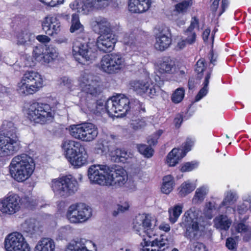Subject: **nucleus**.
<instances>
[{
  "mask_svg": "<svg viewBox=\"0 0 251 251\" xmlns=\"http://www.w3.org/2000/svg\"><path fill=\"white\" fill-rule=\"evenodd\" d=\"M185 156L182 150L174 148L167 155V163L170 166H175Z\"/></svg>",
  "mask_w": 251,
  "mask_h": 251,
  "instance_id": "nucleus-31",
  "label": "nucleus"
},
{
  "mask_svg": "<svg viewBox=\"0 0 251 251\" xmlns=\"http://www.w3.org/2000/svg\"><path fill=\"white\" fill-rule=\"evenodd\" d=\"M156 221L151 215L139 214L133 220V228L136 233L144 237L145 235L151 237V232L155 226Z\"/></svg>",
  "mask_w": 251,
  "mask_h": 251,
  "instance_id": "nucleus-12",
  "label": "nucleus"
},
{
  "mask_svg": "<svg viewBox=\"0 0 251 251\" xmlns=\"http://www.w3.org/2000/svg\"><path fill=\"white\" fill-rule=\"evenodd\" d=\"M163 133V131L161 129L157 130L152 136H150L148 139V143L151 145H155L157 143V140Z\"/></svg>",
  "mask_w": 251,
  "mask_h": 251,
  "instance_id": "nucleus-57",
  "label": "nucleus"
},
{
  "mask_svg": "<svg viewBox=\"0 0 251 251\" xmlns=\"http://www.w3.org/2000/svg\"><path fill=\"white\" fill-rule=\"evenodd\" d=\"M205 60L203 58L200 59L197 62L195 67V71L200 74L202 73L205 69Z\"/></svg>",
  "mask_w": 251,
  "mask_h": 251,
  "instance_id": "nucleus-59",
  "label": "nucleus"
},
{
  "mask_svg": "<svg viewBox=\"0 0 251 251\" xmlns=\"http://www.w3.org/2000/svg\"><path fill=\"white\" fill-rule=\"evenodd\" d=\"M154 47L158 50L163 51L167 49L172 43L170 29L166 26L159 27L155 33Z\"/></svg>",
  "mask_w": 251,
  "mask_h": 251,
  "instance_id": "nucleus-17",
  "label": "nucleus"
},
{
  "mask_svg": "<svg viewBox=\"0 0 251 251\" xmlns=\"http://www.w3.org/2000/svg\"><path fill=\"white\" fill-rule=\"evenodd\" d=\"M57 82L60 86L65 87L69 89H71L73 86L72 80L66 76L59 78Z\"/></svg>",
  "mask_w": 251,
  "mask_h": 251,
  "instance_id": "nucleus-56",
  "label": "nucleus"
},
{
  "mask_svg": "<svg viewBox=\"0 0 251 251\" xmlns=\"http://www.w3.org/2000/svg\"><path fill=\"white\" fill-rule=\"evenodd\" d=\"M183 205L177 204L169 209V220L172 223H175L182 212Z\"/></svg>",
  "mask_w": 251,
  "mask_h": 251,
  "instance_id": "nucleus-40",
  "label": "nucleus"
},
{
  "mask_svg": "<svg viewBox=\"0 0 251 251\" xmlns=\"http://www.w3.org/2000/svg\"><path fill=\"white\" fill-rule=\"evenodd\" d=\"M93 82H94L93 84L90 83V84L87 85V88H88V90L82 91L92 96L96 97L101 93V90L100 83L96 78L93 81Z\"/></svg>",
  "mask_w": 251,
  "mask_h": 251,
  "instance_id": "nucleus-39",
  "label": "nucleus"
},
{
  "mask_svg": "<svg viewBox=\"0 0 251 251\" xmlns=\"http://www.w3.org/2000/svg\"><path fill=\"white\" fill-rule=\"evenodd\" d=\"M33 56L38 61H42L46 59L45 54L43 53V49L42 47H35L33 50Z\"/></svg>",
  "mask_w": 251,
  "mask_h": 251,
  "instance_id": "nucleus-51",
  "label": "nucleus"
},
{
  "mask_svg": "<svg viewBox=\"0 0 251 251\" xmlns=\"http://www.w3.org/2000/svg\"><path fill=\"white\" fill-rule=\"evenodd\" d=\"M110 0H83L80 3L75 1L73 4L77 12L83 14H88L91 12L102 10L110 4Z\"/></svg>",
  "mask_w": 251,
  "mask_h": 251,
  "instance_id": "nucleus-14",
  "label": "nucleus"
},
{
  "mask_svg": "<svg viewBox=\"0 0 251 251\" xmlns=\"http://www.w3.org/2000/svg\"><path fill=\"white\" fill-rule=\"evenodd\" d=\"M168 247L167 241L162 238L153 240L150 246L144 247L142 251H164Z\"/></svg>",
  "mask_w": 251,
  "mask_h": 251,
  "instance_id": "nucleus-33",
  "label": "nucleus"
},
{
  "mask_svg": "<svg viewBox=\"0 0 251 251\" xmlns=\"http://www.w3.org/2000/svg\"><path fill=\"white\" fill-rule=\"evenodd\" d=\"M116 42L117 39L113 34H102L97 39V46L103 52H110L113 50Z\"/></svg>",
  "mask_w": 251,
  "mask_h": 251,
  "instance_id": "nucleus-21",
  "label": "nucleus"
},
{
  "mask_svg": "<svg viewBox=\"0 0 251 251\" xmlns=\"http://www.w3.org/2000/svg\"><path fill=\"white\" fill-rule=\"evenodd\" d=\"M20 208V201L16 195H10L0 201V211L3 214L12 215Z\"/></svg>",
  "mask_w": 251,
  "mask_h": 251,
  "instance_id": "nucleus-19",
  "label": "nucleus"
},
{
  "mask_svg": "<svg viewBox=\"0 0 251 251\" xmlns=\"http://www.w3.org/2000/svg\"><path fill=\"white\" fill-rule=\"evenodd\" d=\"M193 240H190L191 243L189 245L188 251H207L203 244L198 242H192Z\"/></svg>",
  "mask_w": 251,
  "mask_h": 251,
  "instance_id": "nucleus-52",
  "label": "nucleus"
},
{
  "mask_svg": "<svg viewBox=\"0 0 251 251\" xmlns=\"http://www.w3.org/2000/svg\"><path fill=\"white\" fill-rule=\"evenodd\" d=\"M51 186L56 195L63 198L74 195L78 189V182L72 175L53 179Z\"/></svg>",
  "mask_w": 251,
  "mask_h": 251,
  "instance_id": "nucleus-5",
  "label": "nucleus"
},
{
  "mask_svg": "<svg viewBox=\"0 0 251 251\" xmlns=\"http://www.w3.org/2000/svg\"><path fill=\"white\" fill-rule=\"evenodd\" d=\"M96 77L93 75L83 73L81 75L79 79V85L82 90H88L87 86L90 83L93 84V81L95 80Z\"/></svg>",
  "mask_w": 251,
  "mask_h": 251,
  "instance_id": "nucleus-38",
  "label": "nucleus"
},
{
  "mask_svg": "<svg viewBox=\"0 0 251 251\" xmlns=\"http://www.w3.org/2000/svg\"><path fill=\"white\" fill-rule=\"evenodd\" d=\"M123 42L125 44L130 46L134 49V46H137V42L134 34H126L123 38Z\"/></svg>",
  "mask_w": 251,
  "mask_h": 251,
  "instance_id": "nucleus-47",
  "label": "nucleus"
},
{
  "mask_svg": "<svg viewBox=\"0 0 251 251\" xmlns=\"http://www.w3.org/2000/svg\"><path fill=\"white\" fill-rule=\"evenodd\" d=\"M208 192V189L206 186H203L198 188L195 191L192 202L195 204L201 203L204 201Z\"/></svg>",
  "mask_w": 251,
  "mask_h": 251,
  "instance_id": "nucleus-37",
  "label": "nucleus"
},
{
  "mask_svg": "<svg viewBox=\"0 0 251 251\" xmlns=\"http://www.w3.org/2000/svg\"><path fill=\"white\" fill-rule=\"evenodd\" d=\"M194 140L190 138H187L186 142L184 143L181 149L183 152L186 153L191 150L192 147L194 145Z\"/></svg>",
  "mask_w": 251,
  "mask_h": 251,
  "instance_id": "nucleus-60",
  "label": "nucleus"
},
{
  "mask_svg": "<svg viewBox=\"0 0 251 251\" xmlns=\"http://www.w3.org/2000/svg\"><path fill=\"white\" fill-rule=\"evenodd\" d=\"M236 200V194L231 191L227 192L223 201L220 204L218 209L223 206H227L234 202Z\"/></svg>",
  "mask_w": 251,
  "mask_h": 251,
  "instance_id": "nucleus-45",
  "label": "nucleus"
},
{
  "mask_svg": "<svg viewBox=\"0 0 251 251\" xmlns=\"http://www.w3.org/2000/svg\"><path fill=\"white\" fill-rule=\"evenodd\" d=\"M108 186L115 188L123 186L127 181L128 176L126 171L121 167H116L109 170Z\"/></svg>",
  "mask_w": 251,
  "mask_h": 251,
  "instance_id": "nucleus-18",
  "label": "nucleus"
},
{
  "mask_svg": "<svg viewBox=\"0 0 251 251\" xmlns=\"http://www.w3.org/2000/svg\"><path fill=\"white\" fill-rule=\"evenodd\" d=\"M110 168L106 165L94 164L88 169V178L92 183L108 186Z\"/></svg>",
  "mask_w": 251,
  "mask_h": 251,
  "instance_id": "nucleus-13",
  "label": "nucleus"
},
{
  "mask_svg": "<svg viewBox=\"0 0 251 251\" xmlns=\"http://www.w3.org/2000/svg\"><path fill=\"white\" fill-rule=\"evenodd\" d=\"M91 243L84 239L72 240L67 246L66 251H93L89 249Z\"/></svg>",
  "mask_w": 251,
  "mask_h": 251,
  "instance_id": "nucleus-27",
  "label": "nucleus"
},
{
  "mask_svg": "<svg viewBox=\"0 0 251 251\" xmlns=\"http://www.w3.org/2000/svg\"><path fill=\"white\" fill-rule=\"evenodd\" d=\"M201 211L193 207L186 211L182 217L181 225L186 228L185 236L190 240H197L201 236L199 216Z\"/></svg>",
  "mask_w": 251,
  "mask_h": 251,
  "instance_id": "nucleus-3",
  "label": "nucleus"
},
{
  "mask_svg": "<svg viewBox=\"0 0 251 251\" xmlns=\"http://www.w3.org/2000/svg\"><path fill=\"white\" fill-rule=\"evenodd\" d=\"M43 86L42 76L36 72L28 71L25 73L18 83L17 91L21 95H32L38 92Z\"/></svg>",
  "mask_w": 251,
  "mask_h": 251,
  "instance_id": "nucleus-4",
  "label": "nucleus"
},
{
  "mask_svg": "<svg viewBox=\"0 0 251 251\" xmlns=\"http://www.w3.org/2000/svg\"><path fill=\"white\" fill-rule=\"evenodd\" d=\"M73 55L79 63L92 62L97 57V51L94 43L76 41L73 46Z\"/></svg>",
  "mask_w": 251,
  "mask_h": 251,
  "instance_id": "nucleus-6",
  "label": "nucleus"
},
{
  "mask_svg": "<svg viewBox=\"0 0 251 251\" xmlns=\"http://www.w3.org/2000/svg\"><path fill=\"white\" fill-rule=\"evenodd\" d=\"M130 85V89L137 94L142 95L147 94L151 98L157 95L160 91V87L161 86H159L157 83L154 85L144 80H133L131 81Z\"/></svg>",
  "mask_w": 251,
  "mask_h": 251,
  "instance_id": "nucleus-15",
  "label": "nucleus"
},
{
  "mask_svg": "<svg viewBox=\"0 0 251 251\" xmlns=\"http://www.w3.org/2000/svg\"><path fill=\"white\" fill-rule=\"evenodd\" d=\"M195 188V186L191 183L185 182L179 188L178 194L181 197H185L192 192Z\"/></svg>",
  "mask_w": 251,
  "mask_h": 251,
  "instance_id": "nucleus-42",
  "label": "nucleus"
},
{
  "mask_svg": "<svg viewBox=\"0 0 251 251\" xmlns=\"http://www.w3.org/2000/svg\"><path fill=\"white\" fill-rule=\"evenodd\" d=\"M92 215L91 207L84 203H78L70 206L67 217L72 223H80L87 221Z\"/></svg>",
  "mask_w": 251,
  "mask_h": 251,
  "instance_id": "nucleus-11",
  "label": "nucleus"
},
{
  "mask_svg": "<svg viewBox=\"0 0 251 251\" xmlns=\"http://www.w3.org/2000/svg\"><path fill=\"white\" fill-rule=\"evenodd\" d=\"M20 148L16 127L12 122L4 121L0 128V157L13 155Z\"/></svg>",
  "mask_w": 251,
  "mask_h": 251,
  "instance_id": "nucleus-1",
  "label": "nucleus"
},
{
  "mask_svg": "<svg viewBox=\"0 0 251 251\" xmlns=\"http://www.w3.org/2000/svg\"><path fill=\"white\" fill-rule=\"evenodd\" d=\"M238 239L239 236H238L227 238L226 240V246L228 249L230 250H236L237 247V241Z\"/></svg>",
  "mask_w": 251,
  "mask_h": 251,
  "instance_id": "nucleus-53",
  "label": "nucleus"
},
{
  "mask_svg": "<svg viewBox=\"0 0 251 251\" xmlns=\"http://www.w3.org/2000/svg\"><path fill=\"white\" fill-rule=\"evenodd\" d=\"M27 118L35 123L44 124L51 121L53 113L50 106L47 103L34 102L26 110Z\"/></svg>",
  "mask_w": 251,
  "mask_h": 251,
  "instance_id": "nucleus-8",
  "label": "nucleus"
},
{
  "mask_svg": "<svg viewBox=\"0 0 251 251\" xmlns=\"http://www.w3.org/2000/svg\"><path fill=\"white\" fill-rule=\"evenodd\" d=\"M21 230L29 235H33L37 230V221L34 219H28L25 221L21 225Z\"/></svg>",
  "mask_w": 251,
  "mask_h": 251,
  "instance_id": "nucleus-34",
  "label": "nucleus"
},
{
  "mask_svg": "<svg viewBox=\"0 0 251 251\" xmlns=\"http://www.w3.org/2000/svg\"><path fill=\"white\" fill-rule=\"evenodd\" d=\"M25 240L23 235L19 232H13L8 235L5 238V248L7 251H13Z\"/></svg>",
  "mask_w": 251,
  "mask_h": 251,
  "instance_id": "nucleus-23",
  "label": "nucleus"
},
{
  "mask_svg": "<svg viewBox=\"0 0 251 251\" xmlns=\"http://www.w3.org/2000/svg\"><path fill=\"white\" fill-rule=\"evenodd\" d=\"M70 31L76 34H83L85 32L84 26L81 24L79 16L75 13L72 14L71 17Z\"/></svg>",
  "mask_w": 251,
  "mask_h": 251,
  "instance_id": "nucleus-32",
  "label": "nucleus"
},
{
  "mask_svg": "<svg viewBox=\"0 0 251 251\" xmlns=\"http://www.w3.org/2000/svg\"><path fill=\"white\" fill-rule=\"evenodd\" d=\"M125 66V58L120 53L104 55L100 62V69L108 74H117L122 71Z\"/></svg>",
  "mask_w": 251,
  "mask_h": 251,
  "instance_id": "nucleus-9",
  "label": "nucleus"
},
{
  "mask_svg": "<svg viewBox=\"0 0 251 251\" xmlns=\"http://www.w3.org/2000/svg\"><path fill=\"white\" fill-rule=\"evenodd\" d=\"M130 100L126 97L119 95L111 97L105 103L107 112L112 116L123 117L129 110Z\"/></svg>",
  "mask_w": 251,
  "mask_h": 251,
  "instance_id": "nucleus-10",
  "label": "nucleus"
},
{
  "mask_svg": "<svg viewBox=\"0 0 251 251\" xmlns=\"http://www.w3.org/2000/svg\"><path fill=\"white\" fill-rule=\"evenodd\" d=\"M43 31L49 36H54L60 30V23L56 16L49 15L42 23Z\"/></svg>",
  "mask_w": 251,
  "mask_h": 251,
  "instance_id": "nucleus-20",
  "label": "nucleus"
},
{
  "mask_svg": "<svg viewBox=\"0 0 251 251\" xmlns=\"http://www.w3.org/2000/svg\"><path fill=\"white\" fill-rule=\"evenodd\" d=\"M140 153L147 158L151 157L153 155L152 149L146 145H140L138 147Z\"/></svg>",
  "mask_w": 251,
  "mask_h": 251,
  "instance_id": "nucleus-49",
  "label": "nucleus"
},
{
  "mask_svg": "<svg viewBox=\"0 0 251 251\" xmlns=\"http://www.w3.org/2000/svg\"><path fill=\"white\" fill-rule=\"evenodd\" d=\"M175 70V61L170 57H166L158 66V69L154 80L159 86H162L166 80V75L171 74Z\"/></svg>",
  "mask_w": 251,
  "mask_h": 251,
  "instance_id": "nucleus-16",
  "label": "nucleus"
},
{
  "mask_svg": "<svg viewBox=\"0 0 251 251\" xmlns=\"http://www.w3.org/2000/svg\"><path fill=\"white\" fill-rule=\"evenodd\" d=\"M208 91V87L203 86L195 97V101H198L206 95Z\"/></svg>",
  "mask_w": 251,
  "mask_h": 251,
  "instance_id": "nucleus-61",
  "label": "nucleus"
},
{
  "mask_svg": "<svg viewBox=\"0 0 251 251\" xmlns=\"http://www.w3.org/2000/svg\"><path fill=\"white\" fill-rule=\"evenodd\" d=\"M152 0H129L128 8L134 13H141L149 9Z\"/></svg>",
  "mask_w": 251,
  "mask_h": 251,
  "instance_id": "nucleus-25",
  "label": "nucleus"
},
{
  "mask_svg": "<svg viewBox=\"0 0 251 251\" xmlns=\"http://www.w3.org/2000/svg\"><path fill=\"white\" fill-rule=\"evenodd\" d=\"M163 182L161 187V191L166 194H169L173 190L174 180L172 176H165L163 179Z\"/></svg>",
  "mask_w": 251,
  "mask_h": 251,
  "instance_id": "nucleus-41",
  "label": "nucleus"
},
{
  "mask_svg": "<svg viewBox=\"0 0 251 251\" xmlns=\"http://www.w3.org/2000/svg\"><path fill=\"white\" fill-rule=\"evenodd\" d=\"M192 4V0H185L176 4V9L179 13H184Z\"/></svg>",
  "mask_w": 251,
  "mask_h": 251,
  "instance_id": "nucleus-54",
  "label": "nucleus"
},
{
  "mask_svg": "<svg viewBox=\"0 0 251 251\" xmlns=\"http://www.w3.org/2000/svg\"><path fill=\"white\" fill-rule=\"evenodd\" d=\"M57 50L52 47H48L47 50V54H45L46 59L45 62H50V61L56 58L58 56Z\"/></svg>",
  "mask_w": 251,
  "mask_h": 251,
  "instance_id": "nucleus-50",
  "label": "nucleus"
},
{
  "mask_svg": "<svg viewBox=\"0 0 251 251\" xmlns=\"http://www.w3.org/2000/svg\"><path fill=\"white\" fill-rule=\"evenodd\" d=\"M197 166L198 164L196 162H187L181 167V171L182 172L191 171Z\"/></svg>",
  "mask_w": 251,
  "mask_h": 251,
  "instance_id": "nucleus-58",
  "label": "nucleus"
},
{
  "mask_svg": "<svg viewBox=\"0 0 251 251\" xmlns=\"http://www.w3.org/2000/svg\"><path fill=\"white\" fill-rule=\"evenodd\" d=\"M62 146L68 160L72 159L76 154L82 153L85 150L84 146L79 142L71 140L64 142Z\"/></svg>",
  "mask_w": 251,
  "mask_h": 251,
  "instance_id": "nucleus-22",
  "label": "nucleus"
},
{
  "mask_svg": "<svg viewBox=\"0 0 251 251\" xmlns=\"http://www.w3.org/2000/svg\"><path fill=\"white\" fill-rule=\"evenodd\" d=\"M130 109L138 111L139 113H144L146 111L145 106L143 103L135 99L130 100Z\"/></svg>",
  "mask_w": 251,
  "mask_h": 251,
  "instance_id": "nucleus-48",
  "label": "nucleus"
},
{
  "mask_svg": "<svg viewBox=\"0 0 251 251\" xmlns=\"http://www.w3.org/2000/svg\"><path fill=\"white\" fill-rule=\"evenodd\" d=\"M216 209L215 202L209 201L205 203L203 214L207 218L211 219L212 218L214 215V212Z\"/></svg>",
  "mask_w": 251,
  "mask_h": 251,
  "instance_id": "nucleus-44",
  "label": "nucleus"
},
{
  "mask_svg": "<svg viewBox=\"0 0 251 251\" xmlns=\"http://www.w3.org/2000/svg\"><path fill=\"white\" fill-rule=\"evenodd\" d=\"M93 30L100 35L111 33L110 23L105 18L100 17L92 22Z\"/></svg>",
  "mask_w": 251,
  "mask_h": 251,
  "instance_id": "nucleus-24",
  "label": "nucleus"
},
{
  "mask_svg": "<svg viewBox=\"0 0 251 251\" xmlns=\"http://www.w3.org/2000/svg\"><path fill=\"white\" fill-rule=\"evenodd\" d=\"M88 154L86 150L82 151V153H78L75 155L72 159L68 161L72 165L75 167H81L85 165L87 162Z\"/></svg>",
  "mask_w": 251,
  "mask_h": 251,
  "instance_id": "nucleus-35",
  "label": "nucleus"
},
{
  "mask_svg": "<svg viewBox=\"0 0 251 251\" xmlns=\"http://www.w3.org/2000/svg\"><path fill=\"white\" fill-rule=\"evenodd\" d=\"M55 243L50 238H43L39 240L34 248L33 251H55Z\"/></svg>",
  "mask_w": 251,
  "mask_h": 251,
  "instance_id": "nucleus-30",
  "label": "nucleus"
},
{
  "mask_svg": "<svg viewBox=\"0 0 251 251\" xmlns=\"http://www.w3.org/2000/svg\"><path fill=\"white\" fill-rule=\"evenodd\" d=\"M184 97V89L183 88L176 89L172 96V100L175 103H179Z\"/></svg>",
  "mask_w": 251,
  "mask_h": 251,
  "instance_id": "nucleus-46",
  "label": "nucleus"
},
{
  "mask_svg": "<svg viewBox=\"0 0 251 251\" xmlns=\"http://www.w3.org/2000/svg\"><path fill=\"white\" fill-rule=\"evenodd\" d=\"M115 155L117 158H118L121 162L123 163L125 162L129 157V154L127 151L119 149H117L115 150Z\"/></svg>",
  "mask_w": 251,
  "mask_h": 251,
  "instance_id": "nucleus-55",
  "label": "nucleus"
},
{
  "mask_svg": "<svg viewBox=\"0 0 251 251\" xmlns=\"http://www.w3.org/2000/svg\"><path fill=\"white\" fill-rule=\"evenodd\" d=\"M68 130L72 137L86 142L94 140L99 133L97 126L91 123L71 125Z\"/></svg>",
  "mask_w": 251,
  "mask_h": 251,
  "instance_id": "nucleus-7",
  "label": "nucleus"
},
{
  "mask_svg": "<svg viewBox=\"0 0 251 251\" xmlns=\"http://www.w3.org/2000/svg\"><path fill=\"white\" fill-rule=\"evenodd\" d=\"M199 27V20L195 17H193L190 26L184 31V36H182L188 45H192L196 42L197 35L194 29Z\"/></svg>",
  "mask_w": 251,
  "mask_h": 251,
  "instance_id": "nucleus-26",
  "label": "nucleus"
},
{
  "mask_svg": "<svg viewBox=\"0 0 251 251\" xmlns=\"http://www.w3.org/2000/svg\"><path fill=\"white\" fill-rule=\"evenodd\" d=\"M35 167L33 159L25 153L14 157L9 165L10 174L18 182L27 179L33 173Z\"/></svg>",
  "mask_w": 251,
  "mask_h": 251,
  "instance_id": "nucleus-2",
  "label": "nucleus"
},
{
  "mask_svg": "<svg viewBox=\"0 0 251 251\" xmlns=\"http://www.w3.org/2000/svg\"><path fill=\"white\" fill-rule=\"evenodd\" d=\"M106 102H104L103 100H96V114L98 113H100L102 111H103L104 109H106L105 106V103Z\"/></svg>",
  "mask_w": 251,
  "mask_h": 251,
  "instance_id": "nucleus-62",
  "label": "nucleus"
},
{
  "mask_svg": "<svg viewBox=\"0 0 251 251\" xmlns=\"http://www.w3.org/2000/svg\"><path fill=\"white\" fill-rule=\"evenodd\" d=\"M86 105L89 110L90 111L96 113V111L97 110L96 109V100L94 99H92L90 101H88V100H86Z\"/></svg>",
  "mask_w": 251,
  "mask_h": 251,
  "instance_id": "nucleus-64",
  "label": "nucleus"
},
{
  "mask_svg": "<svg viewBox=\"0 0 251 251\" xmlns=\"http://www.w3.org/2000/svg\"><path fill=\"white\" fill-rule=\"evenodd\" d=\"M35 39V35L26 30H21L16 35L17 44L25 47L32 45Z\"/></svg>",
  "mask_w": 251,
  "mask_h": 251,
  "instance_id": "nucleus-28",
  "label": "nucleus"
},
{
  "mask_svg": "<svg viewBox=\"0 0 251 251\" xmlns=\"http://www.w3.org/2000/svg\"><path fill=\"white\" fill-rule=\"evenodd\" d=\"M147 125L144 118L141 117H133L130 123V126L134 130H139L144 127Z\"/></svg>",
  "mask_w": 251,
  "mask_h": 251,
  "instance_id": "nucleus-43",
  "label": "nucleus"
},
{
  "mask_svg": "<svg viewBox=\"0 0 251 251\" xmlns=\"http://www.w3.org/2000/svg\"><path fill=\"white\" fill-rule=\"evenodd\" d=\"M234 228L237 233L241 234L244 241L249 242L251 239V227L248 225L240 223L235 225Z\"/></svg>",
  "mask_w": 251,
  "mask_h": 251,
  "instance_id": "nucleus-36",
  "label": "nucleus"
},
{
  "mask_svg": "<svg viewBox=\"0 0 251 251\" xmlns=\"http://www.w3.org/2000/svg\"><path fill=\"white\" fill-rule=\"evenodd\" d=\"M13 251H31V248L27 243L26 241H25L24 242L22 243V245H20L14 250H12Z\"/></svg>",
  "mask_w": 251,
  "mask_h": 251,
  "instance_id": "nucleus-63",
  "label": "nucleus"
},
{
  "mask_svg": "<svg viewBox=\"0 0 251 251\" xmlns=\"http://www.w3.org/2000/svg\"><path fill=\"white\" fill-rule=\"evenodd\" d=\"M213 222L217 229L227 231L231 226L232 221L226 215L220 214L214 218Z\"/></svg>",
  "mask_w": 251,
  "mask_h": 251,
  "instance_id": "nucleus-29",
  "label": "nucleus"
}]
</instances>
